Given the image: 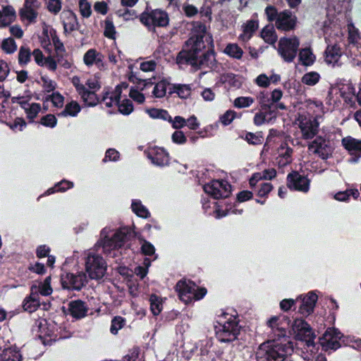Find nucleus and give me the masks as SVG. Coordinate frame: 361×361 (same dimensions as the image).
I'll list each match as a JSON object with an SVG mask.
<instances>
[{"label": "nucleus", "mask_w": 361, "mask_h": 361, "mask_svg": "<svg viewBox=\"0 0 361 361\" xmlns=\"http://www.w3.org/2000/svg\"><path fill=\"white\" fill-rule=\"evenodd\" d=\"M42 109L41 105L39 103H32L25 109V112L29 123H35V118L37 116L38 114Z\"/></svg>", "instance_id": "nucleus-46"}, {"label": "nucleus", "mask_w": 361, "mask_h": 361, "mask_svg": "<svg viewBox=\"0 0 361 361\" xmlns=\"http://www.w3.org/2000/svg\"><path fill=\"white\" fill-rule=\"evenodd\" d=\"M254 102V99L251 97H238L234 100V106L239 109L249 107Z\"/></svg>", "instance_id": "nucleus-58"}, {"label": "nucleus", "mask_w": 361, "mask_h": 361, "mask_svg": "<svg viewBox=\"0 0 361 361\" xmlns=\"http://www.w3.org/2000/svg\"><path fill=\"white\" fill-rule=\"evenodd\" d=\"M341 143L343 147L350 155L356 157L353 158L354 161H357V159L361 157V140L349 136L343 137L341 140Z\"/></svg>", "instance_id": "nucleus-23"}, {"label": "nucleus", "mask_w": 361, "mask_h": 361, "mask_svg": "<svg viewBox=\"0 0 361 361\" xmlns=\"http://www.w3.org/2000/svg\"><path fill=\"white\" fill-rule=\"evenodd\" d=\"M196 287L195 283L192 281L181 279L177 282L175 289L180 300L185 304H189L192 302V295Z\"/></svg>", "instance_id": "nucleus-17"}, {"label": "nucleus", "mask_w": 361, "mask_h": 361, "mask_svg": "<svg viewBox=\"0 0 361 361\" xmlns=\"http://www.w3.org/2000/svg\"><path fill=\"white\" fill-rule=\"evenodd\" d=\"M140 22L145 26L149 27H166L169 25V18L168 13L161 9H154L150 12L145 11L140 17Z\"/></svg>", "instance_id": "nucleus-9"}, {"label": "nucleus", "mask_w": 361, "mask_h": 361, "mask_svg": "<svg viewBox=\"0 0 361 361\" xmlns=\"http://www.w3.org/2000/svg\"><path fill=\"white\" fill-rule=\"evenodd\" d=\"M150 310L154 316L159 315L163 309V301L160 296L152 294L149 297Z\"/></svg>", "instance_id": "nucleus-42"}, {"label": "nucleus", "mask_w": 361, "mask_h": 361, "mask_svg": "<svg viewBox=\"0 0 361 361\" xmlns=\"http://www.w3.org/2000/svg\"><path fill=\"white\" fill-rule=\"evenodd\" d=\"M204 190L215 200L226 199L231 194V185L226 180H214L204 185Z\"/></svg>", "instance_id": "nucleus-10"}, {"label": "nucleus", "mask_w": 361, "mask_h": 361, "mask_svg": "<svg viewBox=\"0 0 361 361\" xmlns=\"http://www.w3.org/2000/svg\"><path fill=\"white\" fill-rule=\"evenodd\" d=\"M7 125L13 131H22L27 126V123L23 118L16 117L13 123H7Z\"/></svg>", "instance_id": "nucleus-64"}, {"label": "nucleus", "mask_w": 361, "mask_h": 361, "mask_svg": "<svg viewBox=\"0 0 361 361\" xmlns=\"http://www.w3.org/2000/svg\"><path fill=\"white\" fill-rule=\"evenodd\" d=\"M191 88L188 85L173 84L169 87V94L170 95L176 93L181 99H186L190 95Z\"/></svg>", "instance_id": "nucleus-34"}, {"label": "nucleus", "mask_w": 361, "mask_h": 361, "mask_svg": "<svg viewBox=\"0 0 361 361\" xmlns=\"http://www.w3.org/2000/svg\"><path fill=\"white\" fill-rule=\"evenodd\" d=\"M118 107V111L125 116L130 114L134 109L133 102L129 99H124L121 102L116 104Z\"/></svg>", "instance_id": "nucleus-51"}, {"label": "nucleus", "mask_w": 361, "mask_h": 361, "mask_svg": "<svg viewBox=\"0 0 361 361\" xmlns=\"http://www.w3.org/2000/svg\"><path fill=\"white\" fill-rule=\"evenodd\" d=\"M126 319L121 317L116 316L114 317L111 320L110 331L112 334L116 335L118 334V331L121 329L125 325Z\"/></svg>", "instance_id": "nucleus-56"}, {"label": "nucleus", "mask_w": 361, "mask_h": 361, "mask_svg": "<svg viewBox=\"0 0 361 361\" xmlns=\"http://www.w3.org/2000/svg\"><path fill=\"white\" fill-rule=\"evenodd\" d=\"M74 86L87 106H94L99 102V99L94 91L88 90L85 85H76L75 82Z\"/></svg>", "instance_id": "nucleus-24"}, {"label": "nucleus", "mask_w": 361, "mask_h": 361, "mask_svg": "<svg viewBox=\"0 0 361 361\" xmlns=\"http://www.w3.org/2000/svg\"><path fill=\"white\" fill-rule=\"evenodd\" d=\"M32 56L30 47L27 46H21L18 51V62L20 67L26 66L30 61Z\"/></svg>", "instance_id": "nucleus-37"}, {"label": "nucleus", "mask_w": 361, "mask_h": 361, "mask_svg": "<svg viewBox=\"0 0 361 361\" xmlns=\"http://www.w3.org/2000/svg\"><path fill=\"white\" fill-rule=\"evenodd\" d=\"M204 37L201 35L190 36L185 42V44L190 48L183 49L178 54L176 63L178 65L195 64V57L206 48Z\"/></svg>", "instance_id": "nucleus-4"}, {"label": "nucleus", "mask_w": 361, "mask_h": 361, "mask_svg": "<svg viewBox=\"0 0 361 361\" xmlns=\"http://www.w3.org/2000/svg\"><path fill=\"white\" fill-rule=\"evenodd\" d=\"M170 85L166 79H162L159 81L152 91L153 96L156 98H162L166 95L167 87Z\"/></svg>", "instance_id": "nucleus-43"}, {"label": "nucleus", "mask_w": 361, "mask_h": 361, "mask_svg": "<svg viewBox=\"0 0 361 361\" xmlns=\"http://www.w3.org/2000/svg\"><path fill=\"white\" fill-rule=\"evenodd\" d=\"M41 80L43 82L42 88L44 92H54L56 87V83L55 81L49 79L47 76H41Z\"/></svg>", "instance_id": "nucleus-62"}, {"label": "nucleus", "mask_w": 361, "mask_h": 361, "mask_svg": "<svg viewBox=\"0 0 361 361\" xmlns=\"http://www.w3.org/2000/svg\"><path fill=\"white\" fill-rule=\"evenodd\" d=\"M273 118H276L275 110L263 111L260 108V111L255 114L253 118V123L257 126H260L266 122H269Z\"/></svg>", "instance_id": "nucleus-33"}, {"label": "nucleus", "mask_w": 361, "mask_h": 361, "mask_svg": "<svg viewBox=\"0 0 361 361\" xmlns=\"http://www.w3.org/2000/svg\"><path fill=\"white\" fill-rule=\"evenodd\" d=\"M320 80V75L316 71H310L303 75L301 82L308 86L315 85Z\"/></svg>", "instance_id": "nucleus-48"}, {"label": "nucleus", "mask_w": 361, "mask_h": 361, "mask_svg": "<svg viewBox=\"0 0 361 361\" xmlns=\"http://www.w3.org/2000/svg\"><path fill=\"white\" fill-rule=\"evenodd\" d=\"M264 13L267 16V20L271 23L274 21L276 23L279 16L277 8L272 5H269L266 7Z\"/></svg>", "instance_id": "nucleus-59"}, {"label": "nucleus", "mask_w": 361, "mask_h": 361, "mask_svg": "<svg viewBox=\"0 0 361 361\" xmlns=\"http://www.w3.org/2000/svg\"><path fill=\"white\" fill-rule=\"evenodd\" d=\"M297 340L305 341L307 346L314 345L315 335L310 324L303 319L295 318L290 324V331Z\"/></svg>", "instance_id": "nucleus-7"}, {"label": "nucleus", "mask_w": 361, "mask_h": 361, "mask_svg": "<svg viewBox=\"0 0 361 361\" xmlns=\"http://www.w3.org/2000/svg\"><path fill=\"white\" fill-rule=\"evenodd\" d=\"M224 52L235 59H240L243 54V49L237 44H228L226 47Z\"/></svg>", "instance_id": "nucleus-47"}, {"label": "nucleus", "mask_w": 361, "mask_h": 361, "mask_svg": "<svg viewBox=\"0 0 361 361\" xmlns=\"http://www.w3.org/2000/svg\"><path fill=\"white\" fill-rule=\"evenodd\" d=\"M138 233H137V236L141 245V252L142 255L145 256H152L155 253V247L149 241L145 240L141 235H138Z\"/></svg>", "instance_id": "nucleus-44"}, {"label": "nucleus", "mask_w": 361, "mask_h": 361, "mask_svg": "<svg viewBox=\"0 0 361 361\" xmlns=\"http://www.w3.org/2000/svg\"><path fill=\"white\" fill-rule=\"evenodd\" d=\"M54 57L56 58L57 64H59L61 67L66 69L71 68L72 63L68 59V54L66 49L65 52L58 51V53H55Z\"/></svg>", "instance_id": "nucleus-50"}, {"label": "nucleus", "mask_w": 361, "mask_h": 361, "mask_svg": "<svg viewBox=\"0 0 361 361\" xmlns=\"http://www.w3.org/2000/svg\"><path fill=\"white\" fill-rule=\"evenodd\" d=\"M136 236L137 232L131 226H121L111 238L104 236L101 240L104 252L109 255L111 251L121 248Z\"/></svg>", "instance_id": "nucleus-3"}, {"label": "nucleus", "mask_w": 361, "mask_h": 361, "mask_svg": "<svg viewBox=\"0 0 361 361\" xmlns=\"http://www.w3.org/2000/svg\"><path fill=\"white\" fill-rule=\"evenodd\" d=\"M132 211L139 217L147 219L150 216V212L148 209L142 204L139 200H134L131 204Z\"/></svg>", "instance_id": "nucleus-40"}, {"label": "nucleus", "mask_w": 361, "mask_h": 361, "mask_svg": "<svg viewBox=\"0 0 361 361\" xmlns=\"http://www.w3.org/2000/svg\"><path fill=\"white\" fill-rule=\"evenodd\" d=\"M299 61L304 66H310L313 65L316 60V56L313 54L310 47L302 48L299 51Z\"/></svg>", "instance_id": "nucleus-32"}, {"label": "nucleus", "mask_w": 361, "mask_h": 361, "mask_svg": "<svg viewBox=\"0 0 361 361\" xmlns=\"http://www.w3.org/2000/svg\"><path fill=\"white\" fill-rule=\"evenodd\" d=\"M341 333L335 328H328L322 337L319 338V342L322 350L327 351L329 350H336L341 347L339 340L341 338Z\"/></svg>", "instance_id": "nucleus-15"}, {"label": "nucleus", "mask_w": 361, "mask_h": 361, "mask_svg": "<svg viewBox=\"0 0 361 361\" xmlns=\"http://www.w3.org/2000/svg\"><path fill=\"white\" fill-rule=\"evenodd\" d=\"M2 50L7 54H13L18 49L17 44L15 39L12 37L5 38L1 46Z\"/></svg>", "instance_id": "nucleus-49"}, {"label": "nucleus", "mask_w": 361, "mask_h": 361, "mask_svg": "<svg viewBox=\"0 0 361 361\" xmlns=\"http://www.w3.org/2000/svg\"><path fill=\"white\" fill-rule=\"evenodd\" d=\"M80 111L81 107L80 104L76 101L72 100L66 104L64 109L58 116L61 117H75Z\"/></svg>", "instance_id": "nucleus-35"}, {"label": "nucleus", "mask_w": 361, "mask_h": 361, "mask_svg": "<svg viewBox=\"0 0 361 361\" xmlns=\"http://www.w3.org/2000/svg\"><path fill=\"white\" fill-rule=\"evenodd\" d=\"M60 281L63 289L80 291L87 283V279L82 271L76 274L66 272L61 274Z\"/></svg>", "instance_id": "nucleus-8"}, {"label": "nucleus", "mask_w": 361, "mask_h": 361, "mask_svg": "<svg viewBox=\"0 0 361 361\" xmlns=\"http://www.w3.org/2000/svg\"><path fill=\"white\" fill-rule=\"evenodd\" d=\"M51 276L46 277L43 282L40 283L38 286V292L44 296L50 295L52 292V288L51 286Z\"/></svg>", "instance_id": "nucleus-53"}, {"label": "nucleus", "mask_w": 361, "mask_h": 361, "mask_svg": "<svg viewBox=\"0 0 361 361\" xmlns=\"http://www.w3.org/2000/svg\"><path fill=\"white\" fill-rule=\"evenodd\" d=\"M310 179L307 176L301 175L297 171H293L287 175L286 185L290 190L304 193L310 190Z\"/></svg>", "instance_id": "nucleus-14"}, {"label": "nucleus", "mask_w": 361, "mask_h": 361, "mask_svg": "<svg viewBox=\"0 0 361 361\" xmlns=\"http://www.w3.org/2000/svg\"><path fill=\"white\" fill-rule=\"evenodd\" d=\"M261 37L265 42L274 45L277 41V35L273 25H267L261 31Z\"/></svg>", "instance_id": "nucleus-38"}, {"label": "nucleus", "mask_w": 361, "mask_h": 361, "mask_svg": "<svg viewBox=\"0 0 361 361\" xmlns=\"http://www.w3.org/2000/svg\"><path fill=\"white\" fill-rule=\"evenodd\" d=\"M297 21V17L293 12L289 9H285L279 13L275 25L279 30L288 32L295 28Z\"/></svg>", "instance_id": "nucleus-19"}, {"label": "nucleus", "mask_w": 361, "mask_h": 361, "mask_svg": "<svg viewBox=\"0 0 361 361\" xmlns=\"http://www.w3.org/2000/svg\"><path fill=\"white\" fill-rule=\"evenodd\" d=\"M274 189V186L270 183H263L260 185V188L257 190V195L260 198L267 199L269 194Z\"/></svg>", "instance_id": "nucleus-61"}, {"label": "nucleus", "mask_w": 361, "mask_h": 361, "mask_svg": "<svg viewBox=\"0 0 361 361\" xmlns=\"http://www.w3.org/2000/svg\"><path fill=\"white\" fill-rule=\"evenodd\" d=\"M145 154L157 166H165L170 164V156L169 152L164 148L158 146L148 147L145 151Z\"/></svg>", "instance_id": "nucleus-16"}, {"label": "nucleus", "mask_w": 361, "mask_h": 361, "mask_svg": "<svg viewBox=\"0 0 361 361\" xmlns=\"http://www.w3.org/2000/svg\"><path fill=\"white\" fill-rule=\"evenodd\" d=\"M257 99L260 106V108L263 111H269L271 112L274 109V105L271 101L269 93L267 91H262L257 95Z\"/></svg>", "instance_id": "nucleus-41"}, {"label": "nucleus", "mask_w": 361, "mask_h": 361, "mask_svg": "<svg viewBox=\"0 0 361 361\" xmlns=\"http://www.w3.org/2000/svg\"><path fill=\"white\" fill-rule=\"evenodd\" d=\"M342 55L341 49L337 44L328 45L324 51L325 61L327 63H336Z\"/></svg>", "instance_id": "nucleus-29"}, {"label": "nucleus", "mask_w": 361, "mask_h": 361, "mask_svg": "<svg viewBox=\"0 0 361 361\" xmlns=\"http://www.w3.org/2000/svg\"><path fill=\"white\" fill-rule=\"evenodd\" d=\"M290 324L291 320L290 317L285 314L274 316L267 322L268 326L276 334L277 339L280 340L281 338H283L286 342L287 331L290 332Z\"/></svg>", "instance_id": "nucleus-12"}, {"label": "nucleus", "mask_w": 361, "mask_h": 361, "mask_svg": "<svg viewBox=\"0 0 361 361\" xmlns=\"http://www.w3.org/2000/svg\"><path fill=\"white\" fill-rule=\"evenodd\" d=\"M317 300V295L312 291L309 292L304 296L299 295L297 298V302H300L298 313L305 317L311 314L314 312Z\"/></svg>", "instance_id": "nucleus-18"}, {"label": "nucleus", "mask_w": 361, "mask_h": 361, "mask_svg": "<svg viewBox=\"0 0 361 361\" xmlns=\"http://www.w3.org/2000/svg\"><path fill=\"white\" fill-rule=\"evenodd\" d=\"M104 55L97 51L95 49H90L83 56V61L85 65L91 66L96 64L98 67L103 66Z\"/></svg>", "instance_id": "nucleus-27"}, {"label": "nucleus", "mask_w": 361, "mask_h": 361, "mask_svg": "<svg viewBox=\"0 0 361 361\" xmlns=\"http://www.w3.org/2000/svg\"><path fill=\"white\" fill-rule=\"evenodd\" d=\"M27 269L32 273L41 276L47 273V268L45 265L39 262H36L34 264L30 263L27 267Z\"/></svg>", "instance_id": "nucleus-60"}, {"label": "nucleus", "mask_w": 361, "mask_h": 361, "mask_svg": "<svg viewBox=\"0 0 361 361\" xmlns=\"http://www.w3.org/2000/svg\"><path fill=\"white\" fill-rule=\"evenodd\" d=\"M211 43L213 47L212 42ZM216 63L215 51L212 47L204 52L200 58L198 56L195 57V64L190 66L196 68H201L202 67L213 68L216 66Z\"/></svg>", "instance_id": "nucleus-21"}, {"label": "nucleus", "mask_w": 361, "mask_h": 361, "mask_svg": "<svg viewBox=\"0 0 361 361\" xmlns=\"http://www.w3.org/2000/svg\"><path fill=\"white\" fill-rule=\"evenodd\" d=\"M307 149L309 152L323 160H327L331 157L334 152L331 140L326 135H317L312 141L308 143Z\"/></svg>", "instance_id": "nucleus-6"}, {"label": "nucleus", "mask_w": 361, "mask_h": 361, "mask_svg": "<svg viewBox=\"0 0 361 361\" xmlns=\"http://www.w3.org/2000/svg\"><path fill=\"white\" fill-rule=\"evenodd\" d=\"M23 355L16 346L5 348L0 354V361H22Z\"/></svg>", "instance_id": "nucleus-30"}, {"label": "nucleus", "mask_w": 361, "mask_h": 361, "mask_svg": "<svg viewBox=\"0 0 361 361\" xmlns=\"http://www.w3.org/2000/svg\"><path fill=\"white\" fill-rule=\"evenodd\" d=\"M299 47L300 39L297 36L283 37L279 41L278 52L284 61L291 63L297 56Z\"/></svg>", "instance_id": "nucleus-5"}, {"label": "nucleus", "mask_w": 361, "mask_h": 361, "mask_svg": "<svg viewBox=\"0 0 361 361\" xmlns=\"http://www.w3.org/2000/svg\"><path fill=\"white\" fill-rule=\"evenodd\" d=\"M293 149L287 143L281 144L279 149V155L276 158V162L279 167L283 168L292 162Z\"/></svg>", "instance_id": "nucleus-25"}, {"label": "nucleus", "mask_w": 361, "mask_h": 361, "mask_svg": "<svg viewBox=\"0 0 361 361\" xmlns=\"http://www.w3.org/2000/svg\"><path fill=\"white\" fill-rule=\"evenodd\" d=\"M32 331H35L38 337L43 340L46 337H51L53 331L48 326V322L45 319L39 318L35 322V326L32 328Z\"/></svg>", "instance_id": "nucleus-28"}, {"label": "nucleus", "mask_w": 361, "mask_h": 361, "mask_svg": "<svg viewBox=\"0 0 361 361\" xmlns=\"http://www.w3.org/2000/svg\"><path fill=\"white\" fill-rule=\"evenodd\" d=\"M147 114L149 116L154 119H161L163 121H168L172 122V118L169 115L168 111L161 109L150 108L146 109Z\"/></svg>", "instance_id": "nucleus-39"}, {"label": "nucleus", "mask_w": 361, "mask_h": 361, "mask_svg": "<svg viewBox=\"0 0 361 361\" xmlns=\"http://www.w3.org/2000/svg\"><path fill=\"white\" fill-rule=\"evenodd\" d=\"M67 15V21L63 20V26L64 33L66 35L69 34L71 32L77 30V27L78 26V19L75 13L71 11H68Z\"/></svg>", "instance_id": "nucleus-36"}, {"label": "nucleus", "mask_w": 361, "mask_h": 361, "mask_svg": "<svg viewBox=\"0 0 361 361\" xmlns=\"http://www.w3.org/2000/svg\"><path fill=\"white\" fill-rule=\"evenodd\" d=\"M128 80L130 82H133L137 85H142V87L141 88L142 90H143L145 88L147 87L148 86H152L153 85V82L151 81L150 79H149V80L141 79L137 76L136 73H134L133 71L130 72V73L128 76Z\"/></svg>", "instance_id": "nucleus-55"}, {"label": "nucleus", "mask_w": 361, "mask_h": 361, "mask_svg": "<svg viewBox=\"0 0 361 361\" xmlns=\"http://www.w3.org/2000/svg\"><path fill=\"white\" fill-rule=\"evenodd\" d=\"M35 289H37V286H32L30 295H27L23 301L22 307L25 312L32 313L37 311L42 305L39 293L37 290L34 291Z\"/></svg>", "instance_id": "nucleus-20"}, {"label": "nucleus", "mask_w": 361, "mask_h": 361, "mask_svg": "<svg viewBox=\"0 0 361 361\" xmlns=\"http://www.w3.org/2000/svg\"><path fill=\"white\" fill-rule=\"evenodd\" d=\"M80 14L84 18H89L92 14L91 5L87 0L79 1Z\"/></svg>", "instance_id": "nucleus-63"}, {"label": "nucleus", "mask_w": 361, "mask_h": 361, "mask_svg": "<svg viewBox=\"0 0 361 361\" xmlns=\"http://www.w3.org/2000/svg\"><path fill=\"white\" fill-rule=\"evenodd\" d=\"M293 351L292 343L274 338L262 343L256 353L257 361H283Z\"/></svg>", "instance_id": "nucleus-1"}, {"label": "nucleus", "mask_w": 361, "mask_h": 361, "mask_svg": "<svg viewBox=\"0 0 361 361\" xmlns=\"http://www.w3.org/2000/svg\"><path fill=\"white\" fill-rule=\"evenodd\" d=\"M347 90L348 91H341V97L346 104L353 106L355 104V99L357 95L355 94V89L349 85L347 87Z\"/></svg>", "instance_id": "nucleus-54"}, {"label": "nucleus", "mask_w": 361, "mask_h": 361, "mask_svg": "<svg viewBox=\"0 0 361 361\" xmlns=\"http://www.w3.org/2000/svg\"><path fill=\"white\" fill-rule=\"evenodd\" d=\"M104 35L111 39L116 38V28L111 19L105 20Z\"/></svg>", "instance_id": "nucleus-57"}, {"label": "nucleus", "mask_w": 361, "mask_h": 361, "mask_svg": "<svg viewBox=\"0 0 361 361\" xmlns=\"http://www.w3.org/2000/svg\"><path fill=\"white\" fill-rule=\"evenodd\" d=\"M68 306L70 315L75 319L86 317L89 310L86 302L80 299L71 301Z\"/></svg>", "instance_id": "nucleus-22"}, {"label": "nucleus", "mask_w": 361, "mask_h": 361, "mask_svg": "<svg viewBox=\"0 0 361 361\" xmlns=\"http://www.w3.org/2000/svg\"><path fill=\"white\" fill-rule=\"evenodd\" d=\"M35 7L33 6H24L19 11V14L21 18L27 19L30 23L35 22V20L37 17V12L35 9Z\"/></svg>", "instance_id": "nucleus-45"}, {"label": "nucleus", "mask_w": 361, "mask_h": 361, "mask_svg": "<svg viewBox=\"0 0 361 361\" xmlns=\"http://www.w3.org/2000/svg\"><path fill=\"white\" fill-rule=\"evenodd\" d=\"M239 137L245 140L251 145H260L263 143L264 140L262 131H257L256 133L245 131L243 133L242 135H240Z\"/></svg>", "instance_id": "nucleus-31"}, {"label": "nucleus", "mask_w": 361, "mask_h": 361, "mask_svg": "<svg viewBox=\"0 0 361 361\" xmlns=\"http://www.w3.org/2000/svg\"><path fill=\"white\" fill-rule=\"evenodd\" d=\"M297 121L304 140H312L317 136L319 124L316 118L300 114Z\"/></svg>", "instance_id": "nucleus-11"}, {"label": "nucleus", "mask_w": 361, "mask_h": 361, "mask_svg": "<svg viewBox=\"0 0 361 361\" xmlns=\"http://www.w3.org/2000/svg\"><path fill=\"white\" fill-rule=\"evenodd\" d=\"M258 27L259 22L257 20L251 19L247 20L242 25L243 33L239 35V40L243 42L249 41Z\"/></svg>", "instance_id": "nucleus-26"}, {"label": "nucleus", "mask_w": 361, "mask_h": 361, "mask_svg": "<svg viewBox=\"0 0 361 361\" xmlns=\"http://www.w3.org/2000/svg\"><path fill=\"white\" fill-rule=\"evenodd\" d=\"M215 326L216 336L222 343H230L237 339L240 331L238 317L224 313V317L217 321Z\"/></svg>", "instance_id": "nucleus-2"}, {"label": "nucleus", "mask_w": 361, "mask_h": 361, "mask_svg": "<svg viewBox=\"0 0 361 361\" xmlns=\"http://www.w3.org/2000/svg\"><path fill=\"white\" fill-rule=\"evenodd\" d=\"M85 269L92 279H102L106 271L103 257L99 255H89L86 259Z\"/></svg>", "instance_id": "nucleus-13"}, {"label": "nucleus", "mask_w": 361, "mask_h": 361, "mask_svg": "<svg viewBox=\"0 0 361 361\" xmlns=\"http://www.w3.org/2000/svg\"><path fill=\"white\" fill-rule=\"evenodd\" d=\"M58 120L54 114H49L44 116H42L39 121H37V123H39L44 127L54 128L57 125Z\"/></svg>", "instance_id": "nucleus-52"}]
</instances>
